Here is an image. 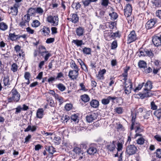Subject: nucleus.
I'll list each match as a JSON object with an SVG mask.
<instances>
[{
    "label": "nucleus",
    "mask_w": 161,
    "mask_h": 161,
    "mask_svg": "<svg viewBox=\"0 0 161 161\" xmlns=\"http://www.w3.org/2000/svg\"><path fill=\"white\" fill-rule=\"evenodd\" d=\"M78 115L75 114H73L71 115V119L72 120L75 122H78L79 119Z\"/></svg>",
    "instance_id": "de8ad7c7"
},
{
    "label": "nucleus",
    "mask_w": 161,
    "mask_h": 161,
    "mask_svg": "<svg viewBox=\"0 0 161 161\" xmlns=\"http://www.w3.org/2000/svg\"><path fill=\"white\" fill-rule=\"evenodd\" d=\"M139 95L140 98L142 99L151 96L152 95V93H151V91H147L146 93H140Z\"/></svg>",
    "instance_id": "aec40b11"
},
{
    "label": "nucleus",
    "mask_w": 161,
    "mask_h": 161,
    "mask_svg": "<svg viewBox=\"0 0 161 161\" xmlns=\"http://www.w3.org/2000/svg\"><path fill=\"white\" fill-rule=\"evenodd\" d=\"M9 36L11 40L13 41H15L19 39V35H16L14 33H9Z\"/></svg>",
    "instance_id": "cd10ccee"
},
{
    "label": "nucleus",
    "mask_w": 161,
    "mask_h": 161,
    "mask_svg": "<svg viewBox=\"0 0 161 161\" xmlns=\"http://www.w3.org/2000/svg\"><path fill=\"white\" fill-rule=\"evenodd\" d=\"M39 52L41 56L44 57L45 61H47L51 56V54L47 51L46 48L43 46L39 47Z\"/></svg>",
    "instance_id": "20e7f679"
},
{
    "label": "nucleus",
    "mask_w": 161,
    "mask_h": 161,
    "mask_svg": "<svg viewBox=\"0 0 161 161\" xmlns=\"http://www.w3.org/2000/svg\"><path fill=\"white\" fill-rule=\"evenodd\" d=\"M112 31L111 30H106L104 31V36L105 39L107 41L112 39Z\"/></svg>",
    "instance_id": "4468645a"
},
{
    "label": "nucleus",
    "mask_w": 161,
    "mask_h": 161,
    "mask_svg": "<svg viewBox=\"0 0 161 161\" xmlns=\"http://www.w3.org/2000/svg\"><path fill=\"white\" fill-rule=\"evenodd\" d=\"M40 31L42 33V34L45 36L48 35L50 32L49 28L46 26H43Z\"/></svg>",
    "instance_id": "2eb2a0df"
},
{
    "label": "nucleus",
    "mask_w": 161,
    "mask_h": 161,
    "mask_svg": "<svg viewBox=\"0 0 161 161\" xmlns=\"http://www.w3.org/2000/svg\"><path fill=\"white\" fill-rule=\"evenodd\" d=\"M72 43L75 44L78 47H81L82 45L84 44L82 40L78 39L73 40L72 41Z\"/></svg>",
    "instance_id": "4be33fe9"
},
{
    "label": "nucleus",
    "mask_w": 161,
    "mask_h": 161,
    "mask_svg": "<svg viewBox=\"0 0 161 161\" xmlns=\"http://www.w3.org/2000/svg\"><path fill=\"white\" fill-rule=\"evenodd\" d=\"M138 56L139 57L148 56L152 58L154 56L153 53L151 50H148L147 49H144L140 48L138 52L136 53Z\"/></svg>",
    "instance_id": "f257e3e1"
},
{
    "label": "nucleus",
    "mask_w": 161,
    "mask_h": 161,
    "mask_svg": "<svg viewBox=\"0 0 161 161\" xmlns=\"http://www.w3.org/2000/svg\"><path fill=\"white\" fill-rule=\"evenodd\" d=\"M120 37V35L119 31H117L115 33H113L112 31V39H114L115 38Z\"/></svg>",
    "instance_id": "3c124183"
},
{
    "label": "nucleus",
    "mask_w": 161,
    "mask_h": 161,
    "mask_svg": "<svg viewBox=\"0 0 161 161\" xmlns=\"http://www.w3.org/2000/svg\"><path fill=\"white\" fill-rule=\"evenodd\" d=\"M22 19L25 21V22H26V24L29 25V23L30 20V17L29 14H27L25 15L24 17L22 18Z\"/></svg>",
    "instance_id": "79ce46f5"
},
{
    "label": "nucleus",
    "mask_w": 161,
    "mask_h": 161,
    "mask_svg": "<svg viewBox=\"0 0 161 161\" xmlns=\"http://www.w3.org/2000/svg\"><path fill=\"white\" fill-rule=\"evenodd\" d=\"M108 0H102L101 5L105 7H107L108 4Z\"/></svg>",
    "instance_id": "0e129e2a"
},
{
    "label": "nucleus",
    "mask_w": 161,
    "mask_h": 161,
    "mask_svg": "<svg viewBox=\"0 0 161 161\" xmlns=\"http://www.w3.org/2000/svg\"><path fill=\"white\" fill-rule=\"evenodd\" d=\"M156 155L157 157L158 158H161V149H158L156 150Z\"/></svg>",
    "instance_id": "774afa93"
},
{
    "label": "nucleus",
    "mask_w": 161,
    "mask_h": 161,
    "mask_svg": "<svg viewBox=\"0 0 161 161\" xmlns=\"http://www.w3.org/2000/svg\"><path fill=\"white\" fill-rule=\"evenodd\" d=\"M43 110L42 108L38 109L36 113V117L38 118H42L43 117Z\"/></svg>",
    "instance_id": "bb28decb"
},
{
    "label": "nucleus",
    "mask_w": 161,
    "mask_h": 161,
    "mask_svg": "<svg viewBox=\"0 0 161 161\" xmlns=\"http://www.w3.org/2000/svg\"><path fill=\"white\" fill-rule=\"evenodd\" d=\"M47 21L52 25L57 26L58 24V18L57 15H49L47 18Z\"/></svg>",
    "instance_id": "39448f33"
},
{
    "label": "nucleus",
    "mask_w": 161,
    "mask_h": 161,
    "mask_svg": "<svg viewBox=\"0 0 161 161\" xmlns=\"http://www.w3.org/2000/svg\"><path fill=\"white\" fill-rule=\"evenodd\" d=\"M41 24L40 22L37 20H35L33 21L31 24V26L34 27H37Z\"/></svg>",
    "instance_id": "72a5a7b5"
},
{
    "label": "nucleus",
    "mask_w": 161,
    "mask_h": 161,
    "mask_svg": "<svg viewBox=\"0 0 161 161\" xmlns=\"http://www.w3.org/2000/svg\"><path fill=\"white\" fill-rule=\"evenodd\" d=\"M97 152V149L94 147H91L87 150V152L89 154H94Z\"/></svg>",
    "instance_id": "5701e85b"
},
{
    "label": "nucleus",
    "mask_w": 161,
    "mask_h": 161,
    "mask_svg": "<svg viewBox=\"0 0 161 161\" xmlns=\"http://www.w3.org/2000/svg\"><path fill=\"white\" fill-rule=\"evenodd\" d=\"M145 90L148 91H150V90L152 88V82L150 81H147L146 83L144 85Z\"/></svg>",
    "instance_id": "a211bd4d"
},
{
    "label": "nucleus",
    "mask_w": 161,
    "mask_h": 161,
    "mask_svg": "<svg viewBox=\"0 0 161 161\" xmlns=\"http://www.w3.org/2000/svg\"><path fill=\"white\" fill-rule=\"evenodd\" d=\"M82 2L85 7L88 6L91 3L90 0L83 1Z\"/></svg>",
    "instance_id": "338daca9"
},
{
    "label": "nucleus",
    "mask_w": 161,
    "mask_h": 161,
    "mask_svg": "<svg viewBox=\"0 0 161 161\" xmlns=\"http://www.w3.org/2000/svg\"><path fill=\"white\" fill-rule=\"evenodd\" d=\"M57 87L61 92L64 91L66 89L65 86L62 83H59L58 84Z\"/></svg>",
    "instance_id": "a19ab883"
},
{
    "label": "nucleus",
    "mask_w": 161,
    "mask_h": 161,
    "mask_svg": "<svg viewBox=\"0 0 161 161\" xmlns=\"http://www.w3.org/2000/svg\"><path fill=\"white\" fill-rule=\"evenodd\" d=\"M36 13V8H30L28 11V14L32 16L35 14Z\"/></svg>",
    "instance_id": "e433bc0d"
},
{
    "label": "nucleus",
    "mask_w": 161,
    "mask_h": 161,
    "mask_svg": "<svg viewBox=\"0 0 161 161\" xmlns=\"http://www.w3.org/2000/svg\"><path fill=\"white\" fill-rule=\"evenodd\" d=\"M124 15L126 17H128L131 15L132 11V7L130 4H126L125 7Z\"/></svg>",
    "instance_id": "9d476101"
},
{
    "label": "nucleus",
    "mask_w": 161,
    "mask_h": 161,
    "mask_svg": "<svg viewBox=\"0 0 161 161\" xmlns=\"http://www.w3.org/2000/svg\"><path fill=\"white\" fill-rule=\"evenodd\" d=\"M70 67L71 68L75 69V70H77L79 71V69L78 68V66L73 61H72L70 63Z\"/></svg>",
    "instance_id": "ea45409f"
},
{
    "label": "nucleus",
    "mask_w": 161,
    "mask_h": 161,
    "mask_svg": "<svg viewBox=\"0 0 161 161\" xmlns=\"http://www.w3.org/2000/svg\"><path fill=\"white\" fill-rule=\"evenodd\" d=\"M11 12L12 14L14 15H16L18 12L17 8L15 6H14L13 7H11Z\"/></svg>",
    "instance_id": "f704fd0d"
},
{
    "label": "nucleus",
    "mask_w": 161,
    "mask_h": 161,
    "mask_svg": "<svg viewBox=\"0 0 161 161\" xmlns=\"http://www.w3.org/2000/svg\"><path fill=\"white\" fill-rule=\"evenodd\" d=\"M152 41L156 46H158L161 45V35L160 36H154L152 39Z\"/></svg>",
    "instance_id": "f8f14e48"
},
{
    "label": "nucleus",
    "mask_w": 161,
    "mask_h": 161,
    "mask_svg": "<svg viewBox=\"0 0 161 161\" xmlns=\"http://www.w3.org/2000/svg\"><path fill=\"white\" fill-rule=\"evenodd\" d=\"M137 39L135 31H131L128 36L127 43H131Z\"/></svg>",
    "instance_id": "1a4fd4ad"
},
{
    "label": "nucleus",
    "mask_w": 161,
    "mask_h": 161,
    "mask_svg": "<svg viewBox=\"0 0 161 161\" xmlns=\"http://www.w3.org/2000/svg\"><path fill=\"white\" fill-rule=\"evenodd\" d=\"M48 151L50 154H53L55 152H56L55 148L53 147H49L48 149Z\"/></svg>",
    "instance_id": "69168bd1"
},
{
    "label": "nucleus",
    "mask_w": 161,
    "mask_h": 161,
    "mask_svg": "<svg viewBox=\"0 0 161 161\" xmlns=\"http://www.w3.org/2000/svg\"><path fill=\"white\" fill-rule=\"evenodd\" d=\"M156 20L154 19H151L148 20L146 25V27L147 29H150L153 28L156 23Z\"/></svg>",
    "instance_id": "ddd939ff"
},
{
    "label": "nucleus",
    "mask_w": 161,
    "mask_h": 161,
    "mask_svg": "<svg viewBox=\"0 0 161 161\" xmlns=\"http://www.w3.org/2000/svg\"><path fill=\"white\" fill-rule=\"evenodd\" d=\"M81 99L83 101L86 103L88 102L90 100L89 96L86 94H84L81 96Z\"/></svg>",
    "instance_id": "2f4dec72"
},
{
    "label": "nucleus",
    "mask_w": 161,
    "mask_h": 161,
    "mask_svg": "<svg viewBox=\"0 0 161 161\" xmlns=\"http://www.w3.org/2000/svg\"><path fill=\"white\" fill-rule=\"evenodd\" d=\"M90 104L92 107L97 108L99 105V102L96 100L93 99L90 102Z\"/></svg>",
    "instance_id": "412c9836"
},
{
    "label": "nucleus",
    "mask_w": 161,
    "mask_h": 161,
    "mask_svg": "<svg viewBox=\"0 0 161 161\" xmlns=\"http://www.w3.org/2000/svg\"><path fill=\"white\" fill-rule=\"evenodd\" d=\"M82 51L84 54L90 55L91 54V49L90 48L85 47L83 48Z\"/></svg>",
    "instance_id": "c756f323"
},
{
    "label": "nucleus",
    "mask_w": 161,
    "mask_h": 161,
    "mask_svg": "<svg viewBox=\"0 0 161 161\" xmlns=\"http://www.w3.org/2000/svg\"><path fill=\"white\" fill-rule=\"evenodd\" d=\"M8 28V25L7 24L4 22L0 23V30L5 31Z\"/></svg>",
    "instance_id": "c85d7f7f"
},
{
    "label": "nucleus",
    "mask_w": 161,
    "mask_h": 161,
    "mask_svg": "<svg viewBox=\"0 0 161 161\" xmlns=\"http://www.w3.org/2000/svg\"><path fill=\"white\" fill-rule=\"evenodd\" d=\"M138 64L139 67L145 68V67L146 66L147 64L144 61L140 60Z\"/></svg>",
    "instance_id": "c03bdc74"
},
{
    "label": "nucleus",
    "mask_w": 161,
    "mask_h": 161,
    "mask_svg": "<svg viewBox=\"0 0 161 161\" xmlns=\"http://www.w3.org/2000/svg\"><path fill=\"white\" fill-rule=\"evenodd\" d=\"M106 70L104 69L99 71L98 73V77L100 79H103V75L106 73Z\"/></svg>",
    "instance_id": "473e14b6"
},
{
    "label": "nucleus",
    "mask_w": 161,
    "mask_h": 161,
    "mask_svg": "<svg viewBox=\"0 0 161 161\" xmlns=\"http://www.w3.org/2000/svg\"><path fill=\"white\" fill-rule=\"evenodd\" d=\"M73 151L76 154L79 155L80 153H82L81 148L76 146L74 147Z\"/></svg>",
    "instance_id": "c9c22d12"
},
{
    "label": "nucleus",
    "mask_w": 161,
    "mask_h": 161,
    "mask_svg": "<svg viewBox=\"0 0 161 161\" xmlns=\"http://www.w3.org/2000/svg\"><path fill=\"white\" fill-rule=\"evenodd\" d=\"M151 114V112L150 111H146L145 112V114L143 116L144 119H147L149 118L150 114Z\"/></svg>",
    "instance_id": "8fccbe9b"
},
{
    "label": "nucleus",
    "mask_w": 161,
    "mask_h": 161,
    "mask_svg": "<svg viewBox=\"0 0 161 161\" xmlns=\"http://www.w3.org/2000/svg\"><path fill=\"white\" fill-rule=\"evenodd\" d=\"M67 19L74 23H76L78 21L79 17L76 14H72L71 18H68Z\"/></svg>",
    "instance_id": "f3484780"
},
{
    "label": "nucleus",
    "mask_w": 161,
    "mask_h": 161,
    "mask_svg": "<svg viewBox=\"0 0 161 161\" xmlns=\"http://www.w3.org/2000/svg\"><path fill=\"white\" fill-rule=\"evenodd\" d=\"M105 12L102 10H99L96 12V16L100 18H103Z\"/></svg>",
    "instance_id": "7c9ffc66"
},
{
    "label": "nucleus",
    "mask_w": 161,
    "mask_h": 161,
    "mask_svg": "<svg viewBox=\"0 0 161 161\" xmlns=\"http://www.w3.org/2000/svg\"><path fill=\"white\" fill-rule=\"evenodd\" d=\"M154 114L158 119H160L161 117V109L155 111Z\"/></svg>",
    "instance_id": "58836bf2"
},
{
    "label": "nucleus",
    "mask_w": 161,
    "mask_h": 161,
    "mask_svg": "<svg viewBox=\"0 0 161 161\" xmlns=\"http://www.w3.org/2000/svg\"><path fill=\"white\" fill-rule=\"evenodd\" d=\"M145 141V138L143 137H140L136 140V143L137 144L140 145H143Z\"/></svg>",
    "instance_id": "4c0bfd02"
},
{
    "label": "nucleus",
    "mask_w": 161,
    "mask_h": 161,
    "mask_svg": "<svg viewBox=\"0 0 161 161\" xmlns=\"http://www.w3.org/2000/svg\"><path fill=\"white\" fill-rule=\"evenodd\" d=\"M72 107V105L70 103L67 104L65 106V109L67 111L71 110Z\"/></svg>",
    "instance_id": "bf43d9fd"
},
{
    "label": "nucleus",
    "mask_w": 161,
    "mask_h": 161,
    "mask_svg": "<svg viewBox=\"0 0 161 161\" xmlns=\"http://www.w3.org/2000/svg\"><path fill=\"white\" fill-rule=\"evenodd\" d=\"M61 120L62 122H64V123H67V121L69 119V116L65 115H63L61 117Z\"/></svg>",
    "instance_id": "37998d69"
},
{
    "label": "nucleus",
    "mask_w": 161,
    "mask_h": 161,
    "mask_svg": "<svg viewBox=\"0 0 161 161\" xmlns=\"http://www.w3.org/2000/svg\"><path fill=\"white\" fill-rule=\"evenodd\" d=\"M36 13H38L39 14L42 15L43 12V9L41 7H38L36 8Z\"/></svg>",
    "instance_id": "4d7b16f0"
},
{
    "label": "nucleus",
    "mask_w": 161,
    "mask_h": 161,
    "mask_svg": "<svg viewBox=\"0 0 161 161\" xmlns=\"http://www.w3.org/2000/svg\"><path fill=\"white\" fill-rule=\"evenodd\" d=\"M79 75V71L75 70H70L68 74L69 77L72 80L76 79Z\"/></svg>",
    "instance_id": "9b49d317"
},
{
    "label": "nucleus",
    "mask_w": 161,
    "mask_h": 161,
    "mask_svg": "<svg viewBox=\"0 0 161 161\" xmlns=\"http://www.w3.org/2000/svg\"><path fill=\"white\" fill-rule=\"evenodd\" d=\"M116 97H112L111 96L108 97L107 98H104L102 100V103L103 105H107L108 104L110 100H114Z\"/></svg>",
    "instance_id": "dca6fc26"
},
{
    "label": "nucleus",
    "mask_w": 161,
    "mask_h": 161,
    "mask_svg": "<svg viewBox=\"0 0 161 161\" xmlns=\"http://www.w3.org/2000/svg\"><path fill=\"white\" fill-rule=\"evenodd\" d=\"M11 93L12 97L8 99V101L9 102H12L13 101L15 102H18L20 98V95L17 92L16 89L13 88L11 91Z\"/></svg>",
    "instance_id": "f03ea898"
},
{
    "label": "nucleus",
    "mask_w": 161,
    "mask_h": 161,
    "mask_svg": "<svg viewBox=\"0 0 161 161\" xmlns=\"http://www.w3.org/2000/svg\"><path fill=\"white\" fill-rule=\"evenodd\" d=\"M136 147L133 145H130L127 147L126 153L129 155H132L135 153L137 150Z\"/></svg>",
    "instance_id": "0eeeda50"
},
{
    "label": "nucleus",
    "mask_w": 161,
    "mask_h": 161,
    "mask_svg": "<svg viewBox=\"0 0 161 161\" xmlns=\"http://www.w3.org/2000/svg\"><path fill=\"white\" fill-rule=\"evenodd\" d=\"M98 116L97 113L92 112L88 114L86 117V119L87 122H92L93 120L97 119Z\"/></svg>",
    "instance_id": "6e6552de"
},
{
    "label": "nucleus",
    "mask_w": 161,
    "mask_h": 161,
    "mask_svg": "<svg viewBox=\"0 0 161 161\" xmlns=\"http://www.w3.org/2000/svg\"><path fill=\"white\" fill-rule=\"evenodd\" d=\"M144 84V83H143L141 84H139L138 86L136 87V88L134 90V92H136L141 89L143 86Z\"/></svg>",
    "instance_id": "052dcab7"
},
{
    "label": "nucleus",
    "mask_w": 161,
    "mask_h": 161,
    "mask_svg": "<svg viewBox=\"0 0 161 161\" xmlns=\"http://www.w3.org/2000/svg\"><path fill=\"white\" fill-rule=\"evenodd\" d=\"M76 32L78 36H81L83 35L84 33V29L83 27H79L76 29Z\"/></svg>",
    "instance_id": "6ab92c4d"
},
{
    "label": "nucleus",
    "mask_w": 161,
    "mask_h": 161,
    "mask_svg": "<svg viewBox=\"0 0 161 161\" xmlns=\"http://www.w3.org/2000/svg\"><path fill=\"white\" fill-rule=\"evenodd\" d=\"M110 29H113L116 26V23L115 22H110L107 23Z\"/></svg>",
    "instance_id": "49530a36"
},
{
    "label": "nucleus",
    "mask_w": 161,
    "mask_h": 161,
    "mask_svg": "<svg viewBox=\"0 0 161 161\" xmlns=\"http://www.w3.org/2000/svg\"><path fill=\"white\" fill-rule=\"evenodd\" d=\"M18 66L16 64L14 63L12 64L11 69L14 72L16 71L17 70Z\"/></svg>",
    "instance_id": "6e6d98bb"
},
{
    "label": "nucleus",
    "mask_w": 161,
    "mask_h": 161,
    "mask_svg": "<svg viewBox=\"0 0 161 161\" xmlns=\"http://www.w3.org/2000/svg\"><path fill=\"white\" fill-rule=\"evenodd\" d=\"M36 129V126L35 125L31 126V125H29L28 127L25 130V132H27L29 131H31L32 132L35 131Z\"/></svg>",
    "instance_id": "a878e982"
},
{
    "label": "nucleus",
    "mask_w": 161,
    "mask_h": 161,
    "mask_svg": "<svg viewBox=\"0 0 161 161\" xmlns=\"http://www.w3.org/2000/svg\"><path fill=\"white\" fill-rule=\"evenodd\" d=\"M109 15L112 19H115L118 17L117 14L115 12H113L111 13H109Z\"/></svg>",
    "instance_id": "09e8293b"
},
{
    "label": "nucleus",
    "mask_w": 161,
    "mask_h": 161,
    "mask_svg": "<svg viewBox=\"0 0 161 161\" xmlns=\"http://www.w3.org/2000/svg\"><path fill=\"white\" fill-rule=\"evenodd\" d=\"M117 47V43L116 41H114L111 44V49H115Z\"/></svg>",
    "instance_id": "680f3d73"
},
{
    "label": "nucleus",
    "mask_w": 161,
    "mask_h": 161,
    "mask_svg": "<svg viewBox=\"0 0 161 161\" xmlns=\"http://www.w3.org/2000/svg\"><path fill=\"white\" fill-rule=\"evenodd\" d=\"M47 101L48 104H49L51 107H54L55 106V103L53 100L49 99L47 100Z\"/></svg>",
    "instance_id": "13d9d810"
},
{
    "label": "nucleus",
    "mask_w": 161,
    "mask_h": 161,
    "mask_svg": "<svg viewBox=\"0 0 161 161\" xmlns=\"http://www.w3.org/2000/svg\"><path fill=\"white\" fill-rule=\"evenodd\" d=\"M115 142L113 141L112 143H110L107 145V149L110 151H112L115 149Z\"/></svg>",
    "instance_id": "b1692460"
},
{
    "label": "nucleus",
    "mask_w": 161,
    "mask_h": 161,
    "mask_svg": "<svg viewBox=\"0 0 161 161\" xmlns=\"http://www.w3.org/2000/svg\"><path fill=\"white\" fill-rule=\"evenodd\" d=\"M136 113H132L131 114V116L132 117L131 122L132 124L130 130H132L134 128H136L135 130L136 132H137L139 131V130L140 129V125L139 123L136 122Z\"/></svg>",
    "instance_id": "7ed1b4c3"
},
{
    "label": "nucleus",
    "mask_w": 161,
    "mask_h": 161,
    "mask_svg": "<svg viewBox=\"0 0 161 161\" xmlns=\"http://www.w3.org/2000/svg\"><path fill=\"white\" fill-rule=\"evenodd\" d=\"M26 31L29 34H33L34 33V30L31 29L30 27H28L26 29Z\"/></svg>",
    "instance_id": "e2e57ef3"
},
{
    "label": "nucleus",
    "mask_w": 161,
    "mask_h": 161,
    "mask_svg": "<svg viewBox=\"0 0 161 161\" xmlns=\"http://www.w3.org/2000/svg\"><path fill=\"white\" fill-rule=\"evenodd\" d=\"M153 6L155 7H158L160 6V4L158 0H154L152 1Z\"/></svg>",
    "instance_id": "864d4df0"
},
{
    "label": "nucleus",
    "mask_w": 161,
    "mask_h": 161,
    "mask_svg": "<svg viewBox=\"0 0 161 161\" xmlns=\"http://www.w3.org/2000/svg\"><path fill=\"white\" fill-rule=\"evenodd\" d=\"M3 81L5 86L9 85L11 83V81L9 80V77L8 76L4 77Z\"/></svg>",
    "instance_id": "393cba45"
},
{
    "label": "nucleus",
    "mask_w": 161,
    "mask_h": 161,
    "mask_svg": "<svg viewBox=\"0 0 161 161\" xmlns=\"http://www.w3.org/2000/svg\"><path fill=\"white\" fill-rule=\"evenodd\" d=\"M81 5L79 3H74L72 5V7L75 8L76 10L79 9Z\"/></svg>",
    "instance_id": "5fc2aeb1"
},
{
    "label": "nucleus",
    "mask_w": 161,
    "mask_h": 161,
    "mask_svg": "<svg viewBox=\"0 0 161 161\" xmlns=\"http://www.w3.org/2000/svg\"><path fill=\"white\" fill-rule=\"evenodd\" d=\"M53 141L55 145H58L61 142V138L59 136H55L54 138Z\"/></svg>",
    "instance_id": "a18cd8bd"
},
{
    "label": "nucleus",
    "mask_w": 161,
    "mask_h": 161,
    "mask_svg": "<svg viewBox=\"0 0 161 161\" xmlns=\"http://www.w3.org/2000/svg\"><path fill=\"white\" fill-rule=\"evenodd\" d=\"M132 88V83L130 80H129L128 81L125 82V86L124 87L125 93L126 94H128L131 92Z\"/></svg>",
    "instance_id": "423d86ee"
},
{
    "label": "nucleus",
    "mask_w": 161,
    "mask_h": 161,
    "mask_svg": "<svg viewBox=\"0 0 161 161\" xmlns=\"http://www.w3.org/2000/svg\"><path fill=\"white\" fill-rule=\"evenodd\" d=\"M115 111L118 114H121L123 112V108L122 107H116L114 109Z\"/></svg>",
    "instance_id": "603ef678"
}]
</instances>
